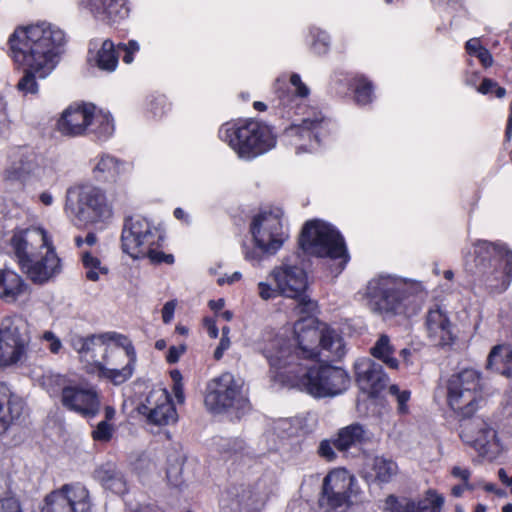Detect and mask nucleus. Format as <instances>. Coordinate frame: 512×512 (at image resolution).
Returning a JSON list of instances; mask_svg holds the SVG:
<instances>
[{"label": "nucleus", "instance_id": "nucleus-60", "mask_svg": "<svg viewBox=\"0 0 512 512\" xmlns=\"http://www.w3.org/2000/svg\"><path fill=\"white\" fill-rule=\"evenodd\" d=\"M465 48L469 55L474 56L483 46L479 38H472L466 42Z\"/></svg>", "mask_w": 512, "mask_h": 512}, {"label": "nucleus", "instance_id": "nucleus-6", "mask_svg": "<svg viewBox=\"0 0 512 512\" xmlns=\"http://www.w3.org/2000/svg\"><path fill=\"white\" fill-rule=\"evenodd\" d=\"M70 346L78 353L80 359L87 364L94 365L96 369L103 362L110 363L108 356H121L120 348L126 350L131 360H135L136 352L132 342L117 332H106L83 337L72 334L69 338Z\"/></svg>", "mask_w": 512, "mask_h": 512}, {"label": "nucleus", "instance_id": "nucleus-36", "mask_svg": "<svg viewBox=\"0 0 512 512\" xmlns=\"http://www.w3.org/2000/svg\"><path fill=\"white\" fill-rule=\"evenodd\" d=\"M370 354L389 369L397 370L399 368V361L394 355L395 348L391 343L390 337L386 334H381L378 337L370 348Z\"/></svg>", "mask_w": 512, "mask_h": 512}, {"label": "nucleus", "instance_id": "nucleus-15", "mask_svg": "<svg viewBox=\"0 0 512 512\" xmlns=\"http://www.w3.org/2000/svg\"><path fill=\"white\" fill-rule=\"evenodd\" d=\"M88 489L80 483L65 484L45 497L41 512H90Z\"/></svg>", "mask_w": 512, "mask_h": 512}, {"label": "nucleus", "instance_id": "nucleus-59", "mask_svg": "<svg viewBox=\"0 0 512 512\" xmlns=\"http://www.w3.org/2000/svg\"><path fill=\"white\" fill-rule=\"evenodd\" d=\"M474 56L479 59L485 68L491 67L493 65V57L485 47L478 50Z\"/></svg>", "mask_w": 512, "mask_h": 512}, {"label": "nucleus", "instance_id": "nucleus-52", "mask_svg": "<svg viewBox=\"0 0 512 512\" xmlns=\"http://www.w3.org/2000/svg\"><path fill=\"white\" fill-rule=\"evenodd\" d=\"M258 294L262 300L274 299L280 295L278 287H272L268 282L261 281L258 283Z\"/></svg>", "mask_w": 512, "mask_h": 512}, {"label": "nucleus", "instance_id": "nucleus-10", "mask_svg": "<svg viewBox=\"0 0 512 512\" xmlns=\"http://www.w3.org/2000/svg\"><path fill=\"white\" fill-rule=\"evenodd\" d=\"M8 160L9 163L5 169L7 179L49 181L56 176L55 162L30 147L12 149Z\"/></svg>", "mask_w": 512, "mask_h": 512}, {"label": "nucleus", "instance_id": "nucleus-22", "mask_svg": "<svg viewBox=\"0 0 512 512\" xmlns=\"http://www.w3.org/2000/svg\"><path fill=\"white\" fill-rule=\"evenodd\" d=\"M139 413L150 424L165 426L177 421L178 415L170 395L165 389H154L139 407Z\"/></svg>", "mask_w": 512, "mask_h": 512}, {"label": "nucleus", "instance_id": "nucleus-55", "mask_svg": "<svg viewBox=\"0 0 512 512\" xmlns=\"http://www.w3.org/2000/svg\"><path fill=\"white\" fill-rule=\"evenodd\" d=\"M0 512H22L18 499L15 497L1 499Z\"/></svg>", "mask_w": 512, "mask_h": 512}, {"label": "nucleus", "instance_id": "nucleus-26", "mask_svg": "<svg viewBox=\"0 0 512 512\" xmlns=\"http://www.w3.org/2000/svg\"><path fill=\"white\" fill-rule=\"evenodd\" d=\"M23 410V399L13 393L6 383L0 382V435L4 434L11 424L19 419Z\"/></svg>", "mask_w": 512, "mask_h": 512}, {"label": "nucleus", "instance_id": "nucleus-23", "mask_svg": "<svg viewBox=\"0 0 512 512\" xmlns=\"http://www.w3.org/2000/svg\"><path fill=\"white\" fill-rule=\"evenodd\" d=\"M460 437L481 455L495 456L501 451L496 431L482 419H474L465 424Z\"/></svg>", "mask_w": 512, "mask_h": 512}, {"label": "nucleus", "instance_id": "nucleus-9", "mask_svg": "<svg viewBox=\"0 0 512 512\" xmlns=\"http://www.w3.org/2000/svg\"><path fill=\"white\" fill-rule=\"evenodd\" d=\"M482 390L481 375L477 370H461L448 379V404L460 416L471 417L483 401Z\"/></svg>", "mask_w": 512, "mask_h": 512}, {"label": "nucleus", "instance_id": "nucleus-21", "mask_svg": "<svg viewBox=\"0 0 512 512\" xmlns=\"http://www.w3.org/2000/svg\"><path fill=\"white\" fill-rule=\"evenodd\" d=\"M62 405L83 417H95L100 409V399L96 389L88 384L69 383L64 388Z\"/></svg>", "mask_w": 512, "mask_h": 512}, {"label": "nucleus", "instance_id": "nucleus-25", "mask_svg": "<svg viewBox=\"0 0 512 512\" xmlns=\"http://www.w3.org/2000/svg\"><path fill=\"white\" fill-rule=\"evenodd\" d=\"M93 104L72 105L66 108L57 120L56 129L64 136L77 137L87 135Z\"/></svg>", "mask_w": 512, "mask_h": 512}, {"label": "nucleus", "instance_id": "nucleus-32", "mask_svg": "<svg viewBox=\"0 0 512 512\" xmlns=\"http://www.w3.org/2000/svg\"><path fill=\"white\" fill-rule=\"evenodd\" d=\"M486 368L512 378V348L507 344L492 347L487 358Z\"/></svg>", "mask_w": 512, "mask_h": 512}, {"label": "nucleus", "instance_id": "nucleus-17", "mask_svg": "<svg viewBox=\"0 0 512 512\" xmlns=\"http://www.w3.org/2000/svg\"><path fill=\"white\" fill-rule=\"evenodd\" d=\"M48 233L40 226H29L16 230L9 246L20 268L26 265L40 250L51 242Z\"/></svg>", "mask_w": 512, "mask_h": 512}, {"label": "nucleus", "instance_id": "nucleus-12", "mask_svg": "<svg viewBox=\"0 0 512 512\" xmlns=\"http://www.w3.org/2000/svg\"><path fill=\"white\" fill-rule=\"evenodd\" d=\"M30 341L29 325L23 317H5L0 323V367H11L26 361Z\"/></svg>", "mask_w": 512, "mask_h": 512}, {"label": "nucleus", "instance_id": "nucleus-51", "mask_svg": "<svg viewBox=\"0 0 512 512\" xmlns=\"http://www.w3.org/2000/svg\"><path fill=\"white\" fill-rule=\"evenodd\" d=\"M290 84L294 88L295 96L299 98H306L310 94V89L302 81L300 75L293 73L290 77Z\"/></svg>", "mask_w": 512, "mask_h": 512}, {"label": "nucleus", "instance_id": "nucleus-1", "mask_svg": "<svg viewBox=\"0 0 512 512\" xmlns=\"http://www.w3.org/2000/svg\"><path fill=\"white\" fill-rule=\"evenodd\" d=\"M271 380L296 388L314 398L334 397L349 386V376L340 367L316 364L320 357L340 360L346 353L342 337L330 327L302 319L294 325L292 339L275 335L262 348Z\"/></svg>", "mask_w": 512, "mask_h": 512}, {"label": "nucleus", "instance_id": "nucleus-47", "mask_svg": "<svg viewBox=\"0 0 512 512\" xmlns=\"http://www.w3.org/2000/svg\"><path fill=\"white\" fill-rule=\"evenodd\" d=\"M140 49L139 43L135 40H130L128 43H119L117 45V51H123V62L131 64L134 60V54Z\"/></svg>", "mask_w": 512, "mask_h": 512}, {"label": "nucleus", "instance_id": "nucleus-40", "mask_svg": "<svg viewBox=\"0 0 512 512\" xmlns=\"http://www.w3.org/2000/svg\"><path fill=\"white\" fill-rule=\"evenodd\" d=\"M385 512H417L415 499L406 496L388 495L384 502Z\"/></svg>", "mask_w": 512, "mask_h": 512}, {"label": "nucleus", "instance_id": "nucleus-48", "mask_svg": "<svg viewBox=\"0 0 512 512\" xmlns=\"http://www.w3.org/2000/svg\"><path fill=\"white\" fill-rule=\"evenodd\" d=\"M40 339L47 343V348L52 354H58L63 347L60 338L52 331H44Z\"/></svg>", "mask_w": 512, "mask_h": 512}, {"label": "nucleus", "instance_id": "nucleus-44", "mask_svg": "<svg viewBox=\"0 0 512 512\" xmlns=\"http://www.w3.org/2000/svg\"><path fill=\"white\" fill-rule=\"evenodd\" d=\"M313 37L312 48L317 54H325L330 47V36L326 31L319 28L311 30Z\"/></svg>", "mask_w": 512, "mask_h": 512}, {"label": "nucleus", "instance_id": "nucleus-45", "mask_svg": "<svg viewBox=\"0 0 512 512\" xmlns=\"http://www.w3.org/2000/svg\"><path fill=\"white\" fill-rule=\"evenodd\" d=\"M355 99L360 105H366L372 101V86L370 82L363 78L357 80Z\"/></svg>", "mask_w": 512, "mask_h": 512}, {"label": "nucleus", "instance_id": "nucleus-57", "mask_svg": "<svg viewBox=\"0 0 512 512\" xmlns=\"http://www.w3.org/2000/svg\"><path fill=\"white\" fill-rule=\"evenodd\" d=\"M175 308H176V302L173 300L168 301L164 304V306L162 308V319H163L164 323L168 324L171 322V320L173 319V316H174Z\"/></svg>", "mask_w": 512, "mask_h": 512}, {"label": "nucleus", "instance_id": "nucleus-14", "mask_svg": "<svg viewBox=\"0 0 512 512\" xmlns=\"http://www.w3.org/2000/svg\"><path fill=\"white\" fill-rule=\"evenodd\" d=\"M289 237L287 226H250V238L242 244L244 257L258 263L264 255H275Z\"/></svg>", "mask_w": 512, "mask_h": 512}, {"label": "nucleus", "instance_id": "nucleus-31", "mask_svg": "<svg viewBox=\"0 0 512 512\" xmlns=\"http://www.w3.org/2000/svg\"><path fill=\"white\" fill-rule=\"evenodd\" d=\"M276 487L275 479L266 475L261 477L253 487L247 491L245 506L252 511L260 510L269 497L274 493Z\"/></svg>", "mask_w": 512, "mask_h": 512}, {"label": "nucleus", "instance_id": "nucleus-62", "mask_svg": "<svg viewBox=\"0 0 512 512\" xmlns=\"http://www.w3.org/2000/svg\"><path fill=\"white\" fill-rule=\"evenodd\" d=\"M130 512H163V511L155 505L146 504V505H139L136 508L131 509Z\"/></svg>", "mask_w": 512, "mask_h": 512}, {"label": "nucleus", "instance_id": "nucleus-30", "mask_svg": "<svg viewBox=\"0 0 512 512\" xmlns=\"http://www.w3.org/2000/svg\"><path fill=\"white\" fill-rule=\"evenodd\" d=\"M88 60L93 66L102 71L114 72L119 62L117 47L110 39H106L95 52L92 48L89 49Z\"/></svg>", "mask_w": 512, "mask_h": 512}, {"label": "nucleus", "instance_id": "nucleus-37", "mask_svg": "<svg viewBox=\"0 0 512 512\" xmlns=\"http://www.w3.org/2000/svg\"><path fill=\"white\" fill-rule=\"evenodd\" d=\"M125 163L109 155L99 157L93 168L94 175L100 180H116L125 170Z\"/></svg>", "mask_w": 512, "mask_h": 512}, {"label": "nucleus", "instance_id": "nucleus-34", "mask_svg": "<svg viewBox=\"0 0 512 512\" xmlns=\"http://www.w3.org/2000/svg\"><path fill=\"white\" fill-rule=\"evenodd\" d=\"M91 119H89L87 135L92 134L100 140H106L114 133V120L109 112L97 109L91 111Z\"/></svg>", "mask_w": 512, "mask_h": 512}, {"label": "nucleus", "instance_id": "nucleus-53", "mask_svg": "<svg viewBox=\"0 0 512 512\" xmlns=\"http://www.w3.org/2000/svg\"><path fill=\"white\" fill-rule=\"evenodd\" d=\"M451 475L454 478L460 479L467 490H473L474 486L469 482L471 471L462 466H454L451 469Z\"/></svg>", "mask_w": 512, "mask_h": 512}, {"label": "nucleus", "instance_id": "nucleus-61", "mask_svg": "<svg viewBox=\"0 0 512 512\" xmlns=\"http://www.w3.org/2000/svg\"><path fill=\"white\" fill-rule=\"evenodd\" d=\"M204 326L208 332V335L211 338H217L218 337V328L216 326L215 320L211 318H205L204 319Z\"/></svg>", "mask_w": 512, "mask_h": 512}, {"label": "nucleus", "instance_id": "nucleus-54", "mask_svg": "<svg viewBox=\"0 0 512 512\" xmlns=\"http://www.w3.org/2000/svg\"><path fill=\"white\" fill-rule=\"evenodd\" d=\"M334 440H323L319 444L318 453L322 458H325L327 461H333L336 458Z\"/></svg>", "mask_w": 512, "mask_h": 512}, {"label": "nucleus", "instance_id": "nucleus-16", "mask_svg": "<svg viewBox=\"0 0 512 512\" xmlns=\"http://www.w3.org/2000/svg\"><path fill=\"white\" fill-rule=\"evenodd\" d=\"M355 479L345 469H334L323 480L319 506L324 512H331L348 504Z\"/></svg>", "mask_w": 512, "mask_h": 512}, {"label": "nucleus", "instance_id": "nucleus-3", "mask_svg": "<svg viewBox=\"0 0 512 512\" xmlns=\"http://www.w3.org/2000/svg\"><path fill=\"white\" fill-rule=\"evenodd\" d=\"M365 295L373 312L390 319L415 315L424 302L426 291L419 281L381 274L367 283Z\"/></svg>", "mask_w": 512, "mask_h": 512}, {"label": "nucleus", "instance_id": "nucleus-28", "mask_svg": "<svg viewBox=\"0 0 512 512\" xmlns=\"http://www.w3.org/2000/svg\"><path fill=\"white\" fill-rule=\"evenodd\" d=\"M122 355L108 356L110 363L103 362L97 369L100 376L109 379L115 385H119L127 381L133 374V365L136 361L131 360L126 350L120 348Z\"/></svg>", "mask_w": 512, "mask_h": 512}, {"label": "nucleus", "instance_id": "nucleus-11", "mask_svg": "<svg viewBox=\"0 0 512 512\" xmlns=\"http://www.w3.org/2000/svg\"><path fill=\"white\" fill-rule=\"evenodd\" d=\"M204 404L210 412L222 414L244 410L248 405L242 383L230 372L210 379L205 388Z\"/></svg>", "mask_w": 512, "mask_h": 512}, {"label": "nucleus", "instance_id": "nucleus-4", "mask_svg": "<svg viewBox=\"0 0 512 512\" xmlns=\"http://www.w3.org/2000/svg\"><path fill=\"white\" fill-rule=\"evenodd\" d=\"M473 257L466 266L484 277L487 286L494 292L505 291L512 281V250L501 242L478 240L473 246Z\"/></svg>", "mask_w": 512, "mask_h": 512}, {"label": "nucleus", "instance_id": "nucleus-18", "mask_svg": "<svg viewBox=\"0 0 512 512\" xmlns=\"http://www.w3.org/2000/svg\"><path fill=\"white\" fill-rule=\"evenodd\" d=\"M161 232L157 226H124L122 250L133 259L146 257L151 248L160 245Z\"/></svg>", "mask_w": 512, "mask_h": 512}, {"label": "nucleus", "instance_id": "nucleus-43", "mask_svg": "<svg viewBox=\"0 0 512 512\" xmlns=\"http://www.w3.org/2000/svg\"><path fill=\"white\" fill-rule=\"evenodd\" d=\"M69 382L61 375H46L43 378V387L51 397L60 395L63 397L65 387H68Z\"/></svg>", "mask_w": 512, "mask_h": 512}, {"label": "nucleus", "instance_id": "nucleus-58", "mask_svg": "<svg viewBox=\"0 0 512 512\" xmlns=\"http://www.w3.org/2000/svg\"><path fill=\"white\" fill-rule=\"evenodd\" d=\"M185 352V347L184 346H171L168 350V353H167V356H166V359H167V362L170 363V364H174L176 363L180 356Z\"/></svg>", "mask_w": 512, "mask_h": 512}, {"label": "nucleus", "instance_id": "nucleus-27", "mask_svg": "<svg viewBox=\"0 0 512 512\" xmlns=\"http://www.w3.org/2000/svg\"><path fill=\"white\" fill-rule=\"evenodd\" d=\"M81 5L87 8L95 18L116 23L128 16L126 0H81Z\"/></svg>", "mask_w": 512, "mask_h": 512}, {"label": "nucleus", "instance_id": "nucleus-49", "mask_svg": "<svg viewBox=\"0 0 512 512\" xmlns=\"http://www.w3.org/2000/svg\"><path fill=\"white\" fill-rule=\"evenodd\" d=\"M113 426L107 421H101L92 432L93 439L96 441H109L113 435Z\"/></svg>", "mask_w": 512, "mask_h": 512}, {"label": "nucleus", "instance_id": "nucleus-7", "mask_svg": "<svg viewBox=\"0 0 512 512\" xmlns=\"http://www.w3.org/2000/svg\"><path fill=\"white\" fill-rule=\"evenodd\" d=\"M299 246L306 254L338 261L332 269L335 275L340 274L350 260L343 236L332 226H303Z\"/></svg>", "mask_w": 512, "mask_h": 512}, {"label": "nucleus", "instance_id": "nucleus-39", "mask_svg": "<svg viewBox=\"0 0 512 512\" xmlns=\"http://www.w3.org/2000/svg\"><path fill=\"white\" fill-rule=\"evenodd\" d=\"M81 260L86 270V278L90 281L96 282L100 279V275H106L109 272L108 268L102 265L100 259L90 252H83Z\"/></svg>", "mask_w": 512, "mask_h": 512}, {"label": "nucleus", "instance_id": "nucleus-24", "mask_svg": "<svg viewBox=\"0 0 512 512\" xmlns=\"http://www.w3.org/2000/svg\"><path fill=\"white\" fill-rule=\"evenodd\" d=\"M356 383L370 397L377 396L388 384L389 377L381 364L371 358H359L354 363Z\"/></svg>", "mask_w": 512, "mask_h": 512}, {"label": "nucleus", "instance_id": "nucleus-33", "mask_svg": "<svg viewBox=\"0 0 512 512\" xmlns=\"http://www.w3.org/2000/svg\"><path fill=\"white\" fill-rule=\"evenodd\" d=\"M368 439L369 434L365 428L359 423H353L339 430L334 445L339 451H347L364 444Z\"/></svg>", "mask_w": 512, "mask_h": 512}, {"label": "nucleus", "instance_id": "nucleus-20", "mask_svg": "<svg viewBox=\"0 0 512 512\" xmlns=\"http://www.w3.org/2000/svg\"><path fill=\"white\" fill-rule=\"evenodd\" d=\"M21 269L32 282L45 284L62 273L63 265L51 241Z\"/></svg>", "mask_w": 512, "mask_h": 512}, {"label": "nucleus", "instance_id": "nucleus-63", "mask_svg": "<svg viewBox=\"0 0 512 512\" xmlns=\"http://www.w3.org/2000/svg\"><path fill=\"white\" fill-rule=\"evenodd\" d=\"M40 202L45 206H50L54 202V198L50 192H42L39 196Z\"/></svg>", "mask_w": 512, "mask_h": 512}, {"label": "nucleus", "instance_id": "nucleus-8", "mask_svg": "<svg viewBox=\"0 0 512 512\" xmlns=\"http://www.w3.org/2000/svg\"><path fill=\"white\" fill-rule=\"evenodd\" d=\"M65 212L79 221L91 223L107 222L113 216L105 193L90 184L75 185L67 190Z\"/></svg>", "mask_w": 512, "mask_h": 512}, {"label": "nucleus", "instance_id": "nucleus-50", "mask_svg": "<svg viewBox=\"0 0 512 512\" xmlns=\"http://www.w3.org/2000/svg\"><path fill=\"white\" fill-rule=\"evenodd\" d=\"M478 91L482 94H489L495 92L496 97L502 98L506 94V90L503 87L497 85L491 79H484L478 88Z\"/></svg>", "mask_w": 512, "mask_h": 512}, {"label": "nucleus", "instance_id": "nucleus-13", "mask_svg": "<svg viewBox=\"0 0 512 512\" xmlns=\"http://www.w3.org/2000/svg\"><path fill=\"white\" fill-rule=\"evenodd\" d=\"M269 278L278 287L281 296L298 302L300 313H311L315 309V302L306 294L308 281L303 268L285 260L271 270Z\"/></svg>", "mask_w": 512, "mask_h": 512}, {"label": "nucleus", "instance_id": "nucleus-64", "mask_svg": "<svg viewBox=\"0 0 512 512\" xmlns=\"http://www.w3.org/2000/svg\"><path fill=\"white\" fill-rule=\"evenodd\" d=\"M241 273L240 272H234L230 277L228 278H219L218 279V284L219 285H223L225 283H233L235 281H238L240 280L241 278Z\"/></svg>", "mask_w": 512, "mask_h": 512}, {"label": "nucleus", "instance_id": "nucleus-56", "mask_svg": "<svg viewBox=\"0 0 512 512\" xmlns=\"http://www.w3.org/2000/svg\"><path fill=\"white\" fill-rule=\"evenodd\" d=\"M153 263H162L165 262L167 264L174 263V256L172 254H165L163 252L156 251L154 247L151 248L149 254L147 255Z\"/></svg>", "mask_w": 512, "mask_h": 512}, {"label": "nucleus", "instance_id": "nucleus-5", "mask_svg": "<svg viewBox=\"0 0 512 512\" xmlns=\"http://www.w3.org/2000/svg\"><path fill=\"white\" fill-rule=\"evenodd\" d=\"M218 136L243 160H252L276 146L272 128L255 120L225 123L219 128Z\"/></svg>", "mask_w": 512, "mask_h": 512}, {"label": "nucleus", "instance_id": "nucleus-38", "mask_svg": "<svg viewBox=\"0 0 512 512\" xmlns=\"http://www.w3.org/2000/svg\"><path fill=\"white\" fill-rule=\"evenodd\" d=\"M374 478L381 484L389 483L398 474L399 468L395 461L383 456H376L372 462Z\"/></svg>", "mask_w": 512, "mask_h": 512}, {"label": "nucleus", "instance_id": "nucleus-29", "mask_svg": "<svg viewBox=\"0 0 512 512\" xmlns=\"http://www.w3.org/2000/svg\"><path fill=\"white\" fill-rule=\"evenodd\" d=\"M428 337L436 345H447L452 340L451 323L446 313L436 306L428 311L426 317Z\"/></svg>", "mask_w": 512, "mask_h": 512}, {"label": "nucleus", "instance_id": "nucleus-42", "mask_svg": "<svg viewBox=\"0 0 512 512\" xmlns=\"http://www.w3.org/2000/svg\"><path fill=\"white\" fill-rule=\"evenodd\" d=\"M283 211L278 207H264L253 217L251 224H276L283 219Z\"/></svg>", "mask_w": 512, "mask_h": 512}, {"label": "nucleus", "instance_id": "nucleus-35", "mask_svg": "<svg viewBox=\"0 0 512 512\" xmlns=\"http://www.w3.org/2000/svg\"><path fill=\"white\" fill-rule=\"evenodd\" d=\"M25 289V283L20 275L11 270H0V299L14 302Z\"/></svg>", "mask_w": 512, "mask_h": 512}, {"label": "nucleus", "instance_id": "nucleus-19", "mask_svg": "<svg viewBox=\"0 0 512 512\" xmlns=\"http://www.w3.org/2000/svg\"><path fill=\"white\" fill-rule=\"evenodd\" d=\"M331 121L320 112L303 119L300 125H291L285 130L286 137L291 139L297 152H312L318 146V137L327 130Z\"/></svg>", "mask_w": 512, "mask_h": 512}, {"label": "nucleus", "instance_id": "nucleus-41", "mask_svg": "<svg viewBox=\"0 0 512 512\" xmlns=\"http://www.w3.org/2000/svg\"><path fill=\"white\" fill-rule=\"evenodd\" d=\"M444 498L433 490H428L425 497L415 499L417 512H441Z\"/></svg>", "mask_w": 512, "mask_h": 512}, {"label": "nucleus", "instance_id": "nucleus-46", "mask_svg": "<svg viewBox=\"0 0 512 512\" xmlns=\"http://www.w3.org/2000/svg\"><path fill=\"white\" fill-rule=\"evenodd\" d=\"M389 393L396 398V401L398 403V411L402 414L407 413V402L410 399V391L400 390V388L397 385H391L389 387Z\"/></svg>", "mask_w": 512, "mask_h": 512}, {"label": "nucleus", "instance_id": "nucleus-2", "mask_svg": "<svg viewBox=\"0 0 512 512\" xmlns=\"http://www.w3.org/2000/svg\"><path fill=\"white\" fill-rule=\"evenodd\" d=\"M8 43L13 61L23 69L16 89L23 96L37 95L40 89L37 79L47 78L60 61L64 32L49 22L40 21L17 27Z\"/></svg>", "mask_w": 512, "mask_h": 512}]
</instances>
